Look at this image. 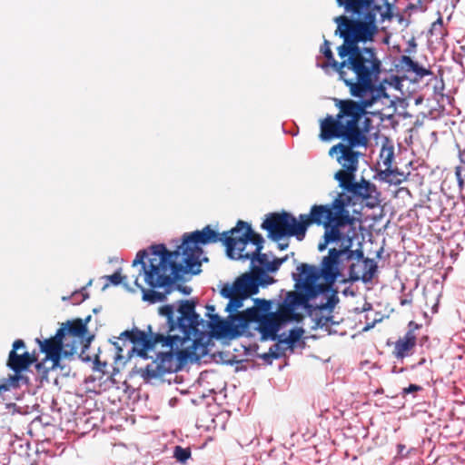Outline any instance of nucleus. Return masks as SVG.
I'll use <instances>...</instances> for the list:
<instances>
[{"mask_svg":"<svg viewBox=\"0 0 465 465\" xmlns=\"http://www.w3.org/2000/svg\"><path fill=\"white\" fill-rule=\"evenodd\" d=\"M323 225L324 242L318 249L323 252L329 243H340V248H331L323 257L320 268L302 263L292 274L295 287L299 292H288L277 312H272V302L258 300V306L249 309L244 314L235 317L227 323L233 332H243L251 321L259 322V330L264 339L276 340L279 331L287 323L301 319L296 311L309 307L312 300L322 297L315 306L321 310H332L337 302L336 294L331 292L335 282L342 276L344 262L353 259L351 250L354 235L353 218L346 209L341 198H336L331 204L313 205L311 208L310 225Z\"/></svg>","mask_w":465,"mask_h":465,"instance_id":"nucleus-1","label":"nucleus"},{"mask_svg":"<svg viewBox=\"0 0 465 465\" xmlns=\"http://www.w3.org/2000/svg\"><path fill=\"white\" fill-rule=\"evenodd\" d=\"M352 19L345 15L334 18L337 24L336 35L343 39L338 47L342 59L338 66L340 78L350 88L351 94L361 99L365 105H373L389 96L382 85H374L379 77L381 62L373 48L358 46L359 43L371 42L378 33L377 21H384L382 6L374 0H337Z\"/></svg>","mask_w":465,"mask_h":465,"instance_id":"nucleus-2","label":"nucleus"},{"mask_svg":"<svg viewBox=\"0 0 465 465\" xmlns=\"http://www.w3.org/2000/svg\"><path fill=\"white\" fill-rule=\"evenodd\" d=\"M159 314L166 318L165 333L148 335L133 330L121 334L141 347V357L153 360L143 371V376L147 378L177 372L188 361H196L207 354L209 334L204 321L195 312L194 302L181 301L175 319L173 305L160 307Z\"/></svg>","mask_w":465,"mask_h":465,"instance_id":"nucleus-3","label":"nucleus"},{"mask_svg":"<svg viewBox=\"0 0 465 465\" xmlns=\"http://www.w3.org/2000/svg\"><path fill=\"white\" fill-rule=\"evenodd\" d=\"M254 232L251 225L239 221L229 232L219 233L210 225L183 236V242L176 251L169 252L163 244L155 245L150 253L141 251L133 262L135 266L142 264L145 283L153 288L171 285L183 273H198L203 262L208 261L202 245L223 242L228 256L232 251L243 246Z\"/></svg>","mask_w":465,"mask_h":465,"instance_id":"nucleus-4","label":"nucleus"},{"mask_svg":"<svg viewBox=\"0 0 465 465\" xmlns=\"http://www.w3.org/2000/svg\"><path fill=\"white\" fill-rule=\"evenodd\" d=\"M335 105L339 114L336 117L328 115L321 121L320 138L322 141L342 138L351 145H367L368 137L360 127V122L366 114V108L371 105H365L361 99L360 103L336 99Z\"/></svg>","mask_w":465,"mask_h":465,"instance_id":"nucleus-5","label":"nucleus"},{"mask_svg":"<svg viewBox=\"0 0 465 465\" xmlns=\"http://www.w3.org/2000/svg\"><path fill=\"white\" fill-rule=\"evenodd\" d=\"M259 290V283L257 278L250 273V274H243L237 278L235 282L232 284H225L222 290L221 294L229 299V302L226 305V311L230 312V315L228 316L227 320L223 321L220 320V318L215 315L212 316L211 312L208 313V315L212 318L213 323L216 324L219 331L223 334L224 336L228 337H237L241 335H247L250 332V324L254 322L257 324L256 329L261 334V338L263 341H266L267 339H264L262 337V334L261 331L259 330V322L257 321H251L246 325V330L243 332H233L231 331V328H229V325L227 323L231 322L235 317L241 316L244 314L249 309H246L245 311L233 314V312H236L239 308L242 306V302L247 299L248 297L256 294ZM259 299L255 300V305L252 306V308L258 306L257 301ZM272 341V339H270Z\"/></svg>","mask_w":465,"mask_h":465,"instance_id":"nucleus-6","label":"nucleus"},{"mask_svg":"<svg viewBox=\"0 0 465 465\" xmlns=\"http://www.w3.org/2000/svg\"><path fill=\"white\" fill-rule=\"evenodd\" d=\"M311 213L301 214L299 220L288 213H271L262 224V228L268 231L269 236L275 240H281L285 236H295L302 241L310 226Z\"/></svg>","mask_w":465,"mask_h":465,"instance_id":"nucleus-7","label":"nucleus"},{"mask_svg":"<svg viewBox=\"0 0 465 465\" xmlns=\"http://www.w3.org/2000/svg\"><path fill=\"white\" fill-rule=\"evenodd\" d=\"M24 348L25 342L22 340H16L13 343V350L9 353L7 366L15 373L9 376L5 383L0 384V393L9 391L10 388L18 387L19 381L24 380L20 372L26 370L35 361V357L31 356L26 351L22 354L17 353L18 350Z\"/></svg>","mask_w":465,"mask_h":465,"instance_id":"nucleus-8","label":"nucleus"},{"mask_svg":"<svg viewBox=\"0 0 465 465\" xmlns=\"http://www.w3.org/2000/svg\"><path fill=\"white\" fill-rule=\"evenodd\" d=\"M91 316H88L85 321L76 319L74 321H68L63 327L64 329V344L69 346V350H65V355H73L77 351L90 343L91 338L87 337V322Z\"/></svg>","mask_w":465,"mask_h":465,"instance_id":"nucleus-9","label":"nucleus"},{"mask_svg":"<svg viewBox=\"0 0 465 465\" xmlns=\"http://www.w3.org/2000/svg\"><path fill=\"white\" fill-rule=\"evenodd\" d=\"M354 252L353 258L356 256L357 262L350 265V279L353 282L361 280L365 283L371 282L377 272V263L372 259H364L362 251Z\"/></svg>","mask_w":465,"mask_h":465,"instance_id":"nucleus-10","label":"nucleus"},{"mask_svg":"<svg viewBox=\"0 0 465 465\" xmlns=\"http://www.w3.org/2000/svg\"><path fill=\"white\" fill-rule=\"evenodd\" d=\"M366 146L367 145H351L349 143L348 144L340 143L333 145L330 149L329 154L332 156L334 153H336V160L343 167V169L349 170L351 172H356L358 170L359 158L361 153L354 151L353 148Z\"/></svg>","mask_w":465,"mask_h":465,"instance_id":"nucleus-11","label":"nucleus"},{"mask_svg":"<svg viewBox=\"0 0 465 465\" xmlns=\"http://www.w3.org/2000/svg\"><path fill=\"white\" fill-rule=\"evenodd\" d=\"M64 329L60 328L57 330L54 337L46 339L44 341L36 339V341L40 345V349L43 352L45 353L46 358L50 359L54 361V364H57L61 359V351L64 349L69 350V346H65L64 344Z\"/></svg>","mask_w":465,"mask_h":465,"instance_id":"nucleus-12","label":"nucleus"},{"mask_svg":"<svg viewBox=\"0 0 465 465\" xmlns=\"http://www.w3.org/2000/svg\"><path fill=\"white\" fill-rule=\"evenodd\" d=\"M264 240L259 233H252V237L246 241V243L242 244L240 248H236V251H232L230 258L235 260H250L251 262L263 248Z\"/></svg>","mask_w":465,"mask_h":465,"instance_id":"nucleus-13","label":"nucleus"},{"mask_svg":"<svg viewBox=\"0 0 465 465\" xmlns=\"http://www.w3.org/2000/svg\"><path fill=\"white\" fill-rule=\"evenodd\" d=\"M287 260L284 258H273L272 261L266 253L259 252L258 255L251 262L252 269L255 272H274L278 271L280 266Z\"/></svg>","mask_w":465,"mask_h":465,"instance_id":"nucleus-14","label":"nucleus"},{"mask_svg":"<svg viewBox=\"0 0 465 465\" xmlns=\"http://www.w3.org/2000/svg\"><path fill=\"white\" fill-rule=\"evenodd\" d=\"M416 345V336L412 331H408L394 345L393 354L398 360H402L412 354Z\"/></svg>","mask_w":465,"mask_h":465,"instance_id":"nucleus-15","label":"nucleus"},{"mask_svg":"<svg viewBox=\"0 0 465 465\" xmlns=\"http://www.w3.org/2000/svg\"><path fill=\"white\" fill-rule=\"evenodd\" d=\"M350 193L355 196L361 197L363 200H377V190L375 185L364 179L360 183H355Z\"/></svg>","mask_w":465,"mask_h":465,"instance_id":"nucleus-16","label":"nucleus"},{"mask_svg":"<svg viewBox=\"0 0 465 465\" xmlns=\"http://www.w3.org/2000/svg\"><path fill=\"white\" fill-rule=\"evenodd\" d=\"M398 66L407 73H414L420 78L431 74V72L429 69L419 65L418 63L414 62L407 55H402L401 57Z\"/></svg>","mask_w":465,"mask_h":465,"instance_id":"nucleus-17","label":"nucleus"},{"mask_svg":"<svg viewBox=\"0 0 465 465\" xmlns=\"http://www.w3.org/2000/svg\"><path fill=\"white\" fill-rule=\"evenodd\" d=\"M379 177L381 181L394 185L401 184L407 180V175L403 172L392 169L391 167L381 170L379 173Z\"/></svg>","mask_w":465,"mask_h":465,"instance_id":"nucleus-18","label":"nucleus"},{"mask_svg":"<svg viewBox=\"0 0 465 465\" xmlns=\"http://www.w3.org/2000/svg\"><path fill=\"white\" fill-rule=\"evenodd\" d=\"M354 173L355 172H351L346 169L340 170L335 173L334 178L339 182L341 188L350 193L355 183V182H353Z\"/></svg>","mask_w":465,"mask_h":465,"instance_id":"nucleus-19","label":"nucleus"},{"mask_svg":"<svg viewBox=\"0 0 465 465\" xmlns=\"http://www.w3.org/2000/svg\"><path fill=\"white\" fill-rule=\"evenodd\" d=\"M135 285L140 288L143 292V300L148 302L149 303H156L162 302L165 301L166 295L164 293L153 291V290H145L139 282L138 277L134 280Z\"/></svg>","mask_w":465,"mask_h":465,"instance_id":"nucleus-20","label":"nucleus"},{"mask_svg":"<svg viewBox=\"0 0 465 465\" xmlns=\"http://www.w3.org/2000/svg\"><path fill=\"white\" fill-rule=\"evenodd\" d=\"M321 52L328 60V64H322L321 66L322 68L331 66L335 71L338 72L337 64H340V63L334 59L333 54L330 47V42L328 40H324L323 45L321 46Z\"/></svg>","mask_w":465,"mask_h":465,"instance_id":"nucleus-21","label":"nucleus"},{"mask_svg":"<svg viewBox=\"0 0 465 465\" xmlns=\"http://www.w3.org/2000/svg\"><path fill=\"white\" fill-rule=\"evenodd\" d=\"M394 159V148L391 145H383L381 153L380 160L385 168L391 167Z\"/></svg>","mask_w":465,"mask_h":465,"instance_id":"nucleus-22","label":"nucleus"},{"mask_svg":"<svg viewBox=\"0 0 465 465\" xmlns=\"http://www.w3.org/2000/svg\"><path fill=\"white\" fill-rule=\"evenodd\" d=\"M302 334L303 330L292 329L289 331V334L286 338L279 340V345H287L288 347H292L297 341H300Z\"/></svg>","mask_w":465,"mask_h":465,"instance_id":"nucleus-23","label":"nucleus"},{"mask_svg":"<svg viewBox=\"0 0 465 465\" xmlns=\"http://www.w3.org/2000/svg\"><path fill=\"white\" fill-rule=\"evenodd\" d=\"M190 450L181 446H176L173 451L174 458L180 462H185L190 458Z\"/></svg>","mask_w":465,"mask_h":465,"instance_id":"nucleus-24","label":"nucleus"},{"mask_svg":"<svg viewBox=\"0 0 465 465\" xmlns=\"http://www.w3.org/2000/svg\"><path fill=\"white\" fill-rule=\"evenodd\" d=\"M456 177L459 183L460 188L462 190L465 188V164L461 166H458L456 168Z\"/></svg>","mask_w":465,"mask_h":465,"instance_id":"nucleus-25","label":"nucleus"},{"mask_svg":"<svg viewBox=\"0 0 465 465\" xmlns=\"http://www.w3.org/2000/svg\"><path fill=\"white\" fill-rule=\"evenodd\" d=\"M107 279L114 285H118L126 280V276H122L120 272H115L114 274L107 276Z\"/></svg>","mask_w":465,"mask_h":465,"instance_id":"nucleus-26","label":"nucleus"},{"mask_svg":"<svg viewBox=\"0 0 465 465\" xmlns=\"http://www.w3.org/2000/svg\"><path fill=\"white\" fill-rule=\"evenodd\" d=\"M88 297L85 288L73 293L74 303H80Z\"/></svg>","mask_w":465,"mask_h":465,"instance_id":"nucleus-27","label":"nucleus"},{"mask_svg":"<svg viewBox=\"0 0 465 465\" xmlns=\"http://www.w3.org/2000/svg\"><path fill=\"white\" fill-rule=\"evenodd\" d=\"M397 449H398V453L397 454H398L399 457H401V458L407 457V453L404 452L405 449H406L405 445L398 444Z\"/></svg>","mask_w":465,"mask_h":465,"instance_id":"nucleus-28","label":"nucleus"},{"mask_svg":"<svg viewBox=\"0 0 465 465\" xmlns=\"http://www.w3.org/2000/svg\"><path fill=\"white\" fill-rule=\"evenodd\" d=\"M420 390V387L415 384H411L408 388L404 389V393H411Z\"/></svg>","mask_w":465,"mask_h":465,"instance_id":"nucleus-29","label":"nucleus"},{"mask_svg":"<svg viewBox=\"0 0 465 465\" xmlns=\"http://www.w3.org/2000/svg\"><path fill=\"white\" fill-rule=\"evenodd\" d=\"M443 24L442 17L440 16L433 24H432V30H437L438 27H441Z\"/></svg>","mask_w":465,"mask_h":465,"instance_id":"nucleus-30","label":"nucleus"},{"mask_svg":"<svg viewBox=\"0 0 465 465\" xmlns=\"http://www.w3.org/2000/svg\"><path fill=\"white\" fill-rule=\"evenodd\" d=\"M411 302V301L408 300V299H403V300L401 301V305L409 304Z\"/></svg>","mask_w":465,"mask_h":465,"instance_id":"nucleus-31","label":"nucleus"},{"mask_svg":"<svg viewBox=\"0 0 465 465\" xmlns=\"http://www.w3.org/2000/svg\"><path fill=\"white\" fill-rule=\"evenodd\" d=\"M190 292H191V289H190V288H189L188 290H187V288H186V287H185V288H183V292H184V293L189 294V293H190Z\"/></svg>","mask_w":465,"mask_h":465,"instance_id":"nucleus-32","label":"nucleus"},{"mask_svg":"<svg viewBox=\"0 0 465 465\" xmlns=\"http://www.w3.org/2000/svg\"><path fill=\"white\" fill-rule=\"evenodd\" d=\"M207 310L210 311V312H214V307L213 306H207Z\"/></svg>","mask_w":465,"mask_h":465,"instance_id":"nucleus-33","label":"nucleus"},{"mask_svg":"<svg viewBox=\"0 0 465 465\" xmlns=\"http://www.w3.org/2000/svg\"><path fill=\"white\" fill-rule=\"evenodd\" d=\"M279 247H280L281 250H283V249H285L287 247V244H284V245L283 244H279Z\"/></svg>","mask_w":465,"mask_h":465,"instance_id":"nucleus-34","label":"nucleus"},{"mask_svg":"<svg viewBox=\"0 0 465 465\" xmlns=\"http://www.w3.org/2000/svg\"><path fill=\"white\" fill-rule=\"evenodd\" d=\"M328 321H329V318H326L325 322H323L322 324H326Z\"/></svg>","mask_w":465,"mask_h":465,"instance_id":"nucleus-35","label":"nucleus"}]
</instances>
